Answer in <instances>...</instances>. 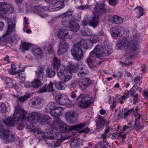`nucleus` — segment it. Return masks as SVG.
I'll return each mask as SVG.
<instances>
[{
  "mask_svg": "<svg viewBox=\"0 0 148 148\" xmlns=\"http://www.w3.org/2000/svg\"><path fill=\"white\" fill-rule=\"evenodd\" d=\"M56 74L55 70L54 68L48 67L47 68L46 71V75L49 78L53 77Z\"/></svg>",
  "mask_w": 148,
  "mask_h": 148,
  "instance_id": "20",
  "label": "nucleus"
},
{
  "mask_svg": "<svg viewBox=\"0 0 148 148\" xmlns=\"http://www.w3.org/2000/svg\"><path fill=\"white\" fill-rule=\"evenodd\" d=\"M36 73L38 78L41 80L43 79V77L44 76V71L42 68H38Z\"/></svg>",
  "mask_w": 148,
  "mask_h": 148,
  "instance_id": "30",
  "label": "nucleus"
},
{
  "mask_svg": "<svg viewBox=\"0 0 148 148\" xmlns=\"http://www.w3.org/2000/svg\"><path fill=\"white\" fill-rule=\"evenodd\" d=\"M51 121V117L49 116L46 114L43 115L42 119L38 120L39 123L42 125L50 124Z\"/></svg>",
  "mask_w": 148,
  "mask_h": 148,
  "instance_id": "19",
  "label": "nucleus"
},
{
  "mask_svg": "<svg viewBox=\"0 0 148 148\" xmlns=\"http://www.w3.org/2000/svg\"><path fill=\"white\" fill-rule=\"evenodd\" d=\"M31 96V95L30 94L26 93L23 96L19 97L18 96H16V97L20 102L23 103L26 101L27 99L30 98Z\"/></svg>",
  "mask_w": 148,
  "mask_h": 148,
  "instance_id": "28",
  "label": "nucleus"
},
{
  "mask_svg": "<svg viewBox=\"0 0 148 148\" xmlns=\"http://www.w3.org/2000/svg\"><path fill=\"white\" fill-rule=\"evenodd\" d=\"M32 131L34 132L35 135H36V134L38 135L40 134L45 133L44 132H42L41 129H37L35 128L33 129H32Z\"/></svg>",
  "mask_w": 148,
  "mask_h": 148,
  "instance_id": "53",
  "label": "nucleus"
},
{
  "mask_svg": "<svg viewBox=\"0 0 148 148\" xmlns=\"http://www.w3.org/2000/svg\"><path fill=\"white\" fill-rule=\"evenodd\" d=\"M108 2L110 5L112 6H115L118 3L117 0H108Z\"/></svg>",
  "mask_w": 148,
  "mask_h": 148,
  "instance_id": "49",
  "label": "nucleus"
},
{
  "mask_svg": "<svg viewBox=\"0 0 148 148\" xmlns=\"http://www.w3.org/2000/svg\"><path fill=\"white\" fill-rule=\"evenodd\" d=\"M69 47V45L67 43L63 41H61L59 44V49L58 51V54L60 55L64 53L67 51Z\"/></svg>",
  "mask_w": 148,
  "mask_h": 148,
  "instance_id": "14",
  "label": "nucleus"
},
{
  "mask_svg": "<svg viewBox=\"0 0 148 148\" xmlns=\"http://www.w3.org/2000/svg\"><path fill=\"white\" fill-rule=\"evenodd\" d=\"M32 46V45L31 44L26 42H23L21 46V48L22 49L23 51H24L28 50Z\"/></svg>",
  "mask_w": 148,
  "mask_h": 148,
  "instance_id": "31",
  "label": "nucleus"
},
{
  "mask_svg": "<svg viewBox=\"0 0 148 148\" xmlns=\"http://www.w3.org/2000/svg\"><path fill=\"white\" fill-rule=\"evenodd\" d=\"M82 34L84 36H90L91 35V32L89 28H84L81 32Z\"/></svg>",
  "mask_w": 148,
  "mask_h": 148,
  "instance_id": "41",
  "label": "nucleus"
},
{
  "mask_svg": "<svg viewBox=\"0 0 148 148\" xmlns=\"http://www.w3.org/2000/svg\"><path fill=\"white\" fill-rule=\"evenodd\" d=\"M42 101L41 98H37L33 100L32 102V103L34 106L39 105L41 103Z\"/></svg>",
  "mask_w": 148,
  "mask_h": 148,
  "instance_id": "44",
  "label": "nucleus"
},
{
  "mask_svg": "<svg viewBox=\"0 0 148 148\" xmlns=\"http://www.w3.org/2000/svg\"><path fill=\"white\" fill-rule=\"evenodd\" d=\"M35 135L37 138H38L40 139L42 138H43L45 137H46V136L45 134V133L40 134L38 135L36 134V135Z\"/></svg>",
  "mask_w": 148,
  "mask_h": 148,
  "instance_id": "57",
  "label": "nucleus"
},
{
  "mask_svg": "<svg viewBox=\"0 0 148 148\" xmlns=\"http://www.w3.org/2000/svg\"><path fill=\"white\" fill-rule=\"evenodd\" d=\"M41 116V114L39 112H32L30 114V116L28 120L31 123H33L36 119L38 121V120L40 119V118Z\"/></svg>",
  "mask_w": 148,
  "mask_h": 148,
  "instance_id": "17",
  "label": "nucleus"
},
{
  "mask_svg": "<svg viewBox=\"0 0 148 148\" xmlns=\"http://www.w3.org/2000/svg\"><path fill=\"white\" fill-rule=\"evenodd\" d=\"M134 111V108H132L130 110L127 111L124 114V118L125 119H126V117L128 115L131 114L132 112Z\"/></svg>",
  "mask_w": 148,
  "mask_h": 148,
  "instance_id": "50",
  "label": "nucleus"
},
{
  "mask_svg": "<svg viewBox=\"0 0 148 148\" xmlns=\"http://www.w3.org/2000/svg\"><path fill=\"white\" fill-rule=\"evenodd\" d=\"M66 70L62 69L61 68H58L57 69V74L59 78L61 80L62 78H63L64 76L67 72V69H66Z\"/></svg>",
  "mask_w": 148,
  "mask_h": 148,
  "instance_id": "27",
  "label": "nucleus"
},
{
  "mask_svg": "<svg viewBox=\"0 0 148 148\" xmlns=\"http://www.w3.org/2000/svg\"><path fill=\"white\" fill-rule=\"evenodd\" d=\"M53 83L51 82L47 86L46 85V89L47 92H52L53 91Z\"/></svg>",
  "mask_w": 148,
  "mask_h": 148,
  "instance_id": "45",
  "label": "nucleus"
},
{
  "mask_svg": "<svg viewBox=\"0 0 148 148\" xmlns=\"http://www.w3.org/2000/svg\"><path fill=\"white\" fill-rule=\"evenodd\" d=\"M88 71H80L78 73V75L80 77H84L88 73Z\"/></svg>",
  "mask_w": 148,
  "mask_h": 148,
  "instance_id": "46",
  "label": "nucleus"
},
{
  "mask_svg": "<svg viewBox=\"0 0 148 148\" xmlns=\"http://www.w3.org/2000/svg\"><path fill=\"white\" fill-rule=\"evenodd\" d=\"M97 35L99 36V38H102L103 37H105L106 36V34L104 33V31L103 30H101L100 32L97 33Z\"/></svg>",
  "mask_w": 148,
  "mask_h": 148,
  "instance_id": "54",
  "label": "nucleus"
},
{
  "mask_svg": "<svg viewBox=\"0 0 148 148\" xmlns=\"http://www.w3.org/2000/svg\"><path fill=\"white\" fill-rule=\"evenodd\" d=\"M72 15V13L71 11H68L62 14L61 16L63 18L62 22V24L65 27L69 28L71 32H77L79 29L80 26L79 24L74 21H71L69 22L66 21V19L69 18Z\"/></svg>",
  "mask_w": 148,
  "mask_h": 148,
  "instance_id": "4",
  "label": "nucleus"
},
{
  "mask_svg": "<svg viewBox=\"0 0 148 148\" xmlns=\"http://www.w3.org/2000/svg\"><path fill=\"white\" fill-rule=\"evenodd\" d=\"M72 77V75L70 71H67L66 73L64 76L63 78L61 79L62 81L64 82H66L69 80H70Z\"/></svg>",
  "mask_w": 148,
  "mask_h": 148,
  "instance_id": "34",
  "label": "nucleus"
},
{
  "mask_svg": "<svg viewBox=\"0 0 148 148\" xmlns=\"http://www.w3.org/2000/svg\"><path fill=\"white\" fill-rule=\"evenodd\" d=\"M92 81L88 77H86L83 79L82 81L79 82V88L81 90H84L88 86L90 85Z\"/></svg>",
  "mask_w": 148,
  "mask_h": 148,
  "instance_id": "13",
  "label": "nucleus"
},
{
  "mask_svg": "<svg viewBox=\"0 0 148 148\" xmlns=\"http://www.w3.org/2000/svg\"><path fill=\"white\" fill-rule=\"evenodd\" d=\"M78 99V106L82 108H86L92 103V98L87 94H81Z\"/></svg>",
  "mask_w": 148,
  "mask_h": 148,
  "instance_id": "8",
  "label": "nucleus"
},
{
  "mask_svg": "<svg viewBox=\"0 0 148 148\" xmlns=\"http://www.w3.org/2000/svg\"><path fill=\"white\" fill-rule=\"evenodd\" d=\"M53 145L55 147H58L60 145V143L59 141H54L53 143Z\"/></svg>",
  "mask_w": 148,
  "mask_h": 148,
  "instance_id": "61",
  "label": "nucleus"
},
{
  "mask_svg": "<svg viewBox=\"0 0 148 148\" xmlns=\"http://www.w3.org/2000/svg\"><path fill=\"white\" fill-rule=\"evenodd\" d=\"M114 101L117 103L120 102L121 103H123V101L121 99L120 95L117 96Z\"/></svg>",
  "mask_w": 148,
  "mask_h": 148,
  "instance_id": "55",
  "label": "nucleus"
},
{
  "mask_svg": "<svg viewBox=\"0 0 148 148\" xmlns=\"http://www.w3.org/2000/svg\"><path fill=\"white\" fill-rule=\"evenodd\" d=\"M81 42L82 39L79 42L76 43L71 50L72 55L77 60H81L83 58V53L82 49L88 48L85 46L86 44L82 45Z\"/></svg>",
  "mask_w": 148,
  "mask_h": 148,
  "instance_id": "6",
  "label": "nucleus"
},
{
  "mask_svg": "<svg viewBox=\"0 0 148 148\" xmlns=\"http://www.w3.org/2000/svg\"><path fill=\"white\" fill-rule=\"evenodd\" d=\"M73 32L68 30H61L58 33L59 38L62 40L64 39H71L72 37Z\"/></svg>",
  "mask_w": 148,
  "mask_h": 148,
  "instance_id": "11",
  "label": "nucleus"
},
{
  "mask_svg": "<svg viewBox=\"0 0 148 148\" xmlns=\"http://www.w3.org/2000/svg\"><path fill=\"white\" fill-rule=\"evenodd\" d=\"M112 52V49L108 46L103 47L97 45L90 53L89 57L86 62L90 67H94L101 63L100 60L102 59L101 57L108 56Z\"/></svg>",
  "mask_w": 148,
  "mask_h": 148,
  "instance_id": "2",
  "label": "nucleus"
},
{
  "mask_svg": "<svg viewBox=\"0 0 148 148\" xmlns=\"http://www.w3.org/2000/svg\"><path fill=\"white\" fill-rule=\"evenodd\" d=\"M114 22L117 24L120 25L123 22V18L117 15H115L113 17Z\"/></svg>",
  "mask_w": 148,
  "mask_h": 148,
  "instance_id": "35",
  "label": "nucleus"
},
{
  "mask_svg": "<svg viewBox=\"0 0 148 148\" xmlns=\"http://www.w3.org/2000/svg\"><path fill=\"white\" fill-rule=\"evenodd\" d=\"M8 4L5 2H0V11L2 12V13L4 14V12L6 10Z\"/></svg>",
  "mask_w": 148,
  "mask_h": 148,
  "instance_id": "38",
  "label": "nucleus"
},
{
  "mask_svg": "<svg viewBox=\"0 0 148 148\" xmlns=\"http://www.w3.org/2000/svg\"><path fill=\"white\" fill-rule=\"evenodd\" d=\"M14 10L12 7L11 5L9 4L8 5L6 10L4 12V14H7L8 13L12 14L13 13Z\"/></svg>",
  "mask_w": 148,
  "mask_h": 148,
  "instance_id": "43",
  "label": "nucleus"
},
{
  "mask_svg": "<svg viewBox=\"0 0 148 148\" xmlns=\"http://www.w3.org/2000/svg\"><path fill=\"white\" fill-rule=\"evenodd\" d=\"M53 65L54 67L56 68L57 69L58 68H60V66L61 65V61L60 60L55 56L53 60Z\"/></svg>",
  "mask_w": 148,
  "mask_h": 148,
  "instance_id": "29",
  "label": "nucleus"
},
{
  "mask_svg": "<svg viewBox=\"0 0 148 148\" xmlns=\"http://www.w3.org/2000/svg\"><path fill=\"white\" fill-rule=\"evenodd\" d=\"M47 92V91L46 89V85H45L39 89L38 91V93H42Z\"/></svg>",
  "mask_w": 148,
  "mask_h": 148,
  "instance_id": "48",
  "label": "nucleus"
},
{
  "mask_svg": "<svg viewBox=\"0 0 148 148\" xmlns=\"http://www.w3.org/2000/svg\"><path fill=\"white\" fill-rule=\"evenodd\" d=\"M24 70H19L18 71L17 75L19 77L20 79V82L21 83H23L25 81V77L24 73H22V72H24Z\"/></svg>",
  "mask_w": 148,
  "mask_h": 148,
  "instance_id": "32",
  "label": "nucleus"
},
{
  "mask_svg": "<svg viewBox=\"0 0 148 148\" xmlns=\"http://www.w3.org/2000/svg\"><path fill=\"white\" fill-rule=\"evenodd\" d=\"M86 124L84 123H80L75 125L71 126L70 131L73 130H79L82 129L85 126Z\"/></svg>",
  "mask_w": 148,
  "mask_h": 148,
  "instance_id": "26",
  "label": "nucleus"
},
{
  "mask_svg": "<svg viewBox=\"0 0 148 148\" xmlns=\"http://www.w3.org/2000/svg\"><path fill=\"white\" fill-rule=\"evenodd\" d=\"M138 41L136 39L131 40L129 42L127 38H122L119 40L116 45L119 49H122L126 47L129 48L131 51H127V53L130 54L132 51H136L138 48Z\"/></svg>",
  "mask_w": 148,
  "mask_h": 148,
  "instance_id": "3",
  "label": "nucleus"
},
{
  "mask_svg": "<svg viewBox=\"0 0 148 148\" xmlns=\"http://www.w3.org/2000/svg\"><path fill=\"white\" fill-rule=\"evenodd\" d=\"M143 96L145 99L148 98V91L144 90L143 91Z\"/></svg>",
  "mask_w": 148,
  "mask_h": 148,
  "instance_id": "64",
  "label": "nucleus"
},
{
  "mask_svg": "<svg viewBox=\"0 0 148 148\" xmlns=\"http://www.w3.org/2000/svg\"><path fill=\"white\" fill-rule=\"evenodd\" d=\"M42 7L41 6L39 5H37L35 6V10L38 11H41L42 10Z\"/></svg>",
  "mask_w": 148,
  "mask_h": 148,
  "instance_id": "62",
  "label": "nucleus"
},
{
  "mask_svg": "<svg viewBox=\"0 0 148 148\" xmlns=\"http://www.w3.org/2000/svg\"><path fill=\"white\" fill-rule=\"evenodd\" d=\"M105 11L103 3H97V5L93 9V13L94 15L92 20L89 22V24L94 27H95L98 23L99 20V15L100 12H103Z\"/></svg>",
  "mask_w": 148,
  "mask_h": 148,
  "instance_id": "7",
  "label": "nucleus"
},
{
  "mask_svg": "<svg viewBox=\"0 0 148 148\" xmlns=\"http://www.w3.org/2000/svg\"><path fill=\"white\" fill-rule=\"evenodd\" d=\"M136 119L135 120V123L134 124V127L135 128H137L140 126V119L141 118V115L137 114L135 115Z\"/></svg>",
  "mask_w": 148,
  "mask_h": 148,
  "instance_id": "36",
  "label": "nucleus"
},
{
  "mask_svg": "<svg viewBox=\"0 0 148 148\" xmlns=\"http://www.w3.org/2000/svg\"><path fill=\"white\" fill-rule=\"evenodd\" d=\"M32 52L36 57L38 58H41L43 56V53L42 49L38 48H35L32 49Z\"/></svg>",
  "mask_w": 148,
  "mask_h": 148,
  "instance_id": "22",
  "label": "nucleus"
},
{
  "mask_svg": "<svg viewBox=\"0 0 148 148\" xmlns=\"http://www.w3.org/2000/svg\"><path fill=\"white\" fill-rule=\"evenodd\" d=\"M97 125L100 128L103 126L105 124V120L103 117L101 116L98 115L97 119L96 120Z\"/></svg>",
  "mask_w": 148,
  "mask_h": 148,
  "instance_id": "25",
  "label": "nucleus"
},
{
  "mask_svg": "<svg viewBox=\"0 0 148 148\" xmlns=\"http://www.w3.org/2000/svg\"><path fill=\"white\" fill-rule=\"evenodd\" d=\"M78 66L77 63L71 62H70L69 67L71 69V70L73 72H76L78 70Z\"/></svg>",
  "mask_w": 148,
  "mask_h": 148,
  "instance_id": "33",
  "label": "nucleus"
},
{
  "mask_svg": "<svg viewBox=\"0 0 148 148\" xmlns=\"http://www.w3.org/2000/svg\"><path fill=\"white\" fill-rule=\"evenodd\" d=\"M14 108L13 117L8 118L5 121L0 123V137L5 143L13 141L15 138V135L9 131L8 125L13 126L15 122H18L16 125L19 130L23 129L25 125L27 112L20 107H15Z\"/></svg>",
  "mask_w": 148,
  "mask_h": 148,
  "instance_id": "1",
  "label": "nucleus"
},
{
  "mask_svg": "<svg viewBox=\"0 0 148 148\" xmlns=\"http://www.w3.org/2000/svg\"><path fill=\"white\" fill-rule=\"evenodd\" d=\"M52 126L56 130H59V131L61 132L70 131L71 126L66 125L64 122L61 121L59 118L55 119L53 122Z\"/></svg>",
  "mask_w": 148,
  "mask_h": 148,
  "instance_id": "9",
  "label": "nucleus"
},
{
  "mask_svg": "<svg viewBox=\"0 0 148 148\" xmlns=\"http://www.w3.org/2000/svg\"><path fill=\"white\" fill-rule=\"evenodd\" d=\"M70 96L72 99H75L76 98V94L75 92L72 91L70 94Z\"/></svg>",
  "mask_w": 148,
  "mask_h": 148,
  "instance_id": "59",
  "label": "nucleus"
},
{
  "mask_svg": "<svg viewBox=\"0 0 148 148\" xmlns=\"http://www.w3.org/2000/svg\"><path fill=\"white\" fill-rule=\"evenodd\" d=\"M110 128L109 127L107 128L105 131L104 134H102L101 135V137L103 138L106 139L107 135L108 133L110 131Z\"/></svg>",
  "mask_w": 148,
  "mask_h": 148,
  "instance_id": "52",
  "label": "nucleus"
},
{
  "mask_svg": "<svg viewBox=\"0 0 148 148\" xmlns=\"http://www.w3.org/2000/svg\"><path fill=\"white\" fill-rule=\"evenodd\" d=\"M63 110L62 108L60 107H57L50 111V114L53 116L55 117L54 121L56 118L61 115V112Z\"/></svg>",
  "mask_w": 148,
  "mask_h": 148,
  "instance_id": "18",
  "label": "nucleus"
},
{
  "mask_svg": "<svg viewBox=\"0 0 148 148\" xmlns=\"http://www.w3.org/2000/svg\"><path fill=\"white\" fill-rule=\"evenodd\" d=\"M133 97H134L133 99L134 103L136 104L138 102V95L136 94L135 95L133 96Z\"/></svg>",
  "mask_w": 148,
  "mask_h": 148,
  "instance_id": "58",
  "label": "nucleus"
},
{
  "mask_svg": "<svg viewBox=\"0 0 148 148\" xmlns=\"http://www.w3.org/2000/svg\"><path fill=\"white\" fill-rule=\"evenodd\" d=\"M56 104L54 102H50L48 105L47 107L50 109L51 110H53L55 108Z\"/></svg>",
  "mask_w": 148,
  "mask_h": 148,
  "instance_id": "47",
  "label": "nucleus"
},
{
  "mask_svg": "<svg viewBox=\"0 0 148 148\" xmlns=\"http://www.w3.org/2000/svg\"><path fill=\"white\" fill-rule=\"evenodd\" d=\"M117 103L115 102L114 101V99H113V101L112 102V104L110 106L111 109L112 110H113L114 108L116 105Z\"/></svg>",
  "mask_w": 148,
  "mask_h": 148,
  "instance_id": "63",
  "label": "nucleus"
},
{
  "mask_svg": "<svg viewBox=\"0 0 148 148\" xmlns=\"http://www.w3.org/2000/svg\"><path fill=\"white\" fill-rule=\"evenodd\" d=\"M55 99L57 103L62 105L68 103L69 100L66 96L61 93L57 95L55 97Z\"/></svg>",
  "mask_w": 148,
  "mask_h": 148,
  "instance_id": "12",
  "label": "nucleus"
},
{
  "mask_svg": "<svg viewBox=\"0 0 148 148\" xmlns=\"http://www.w3.org/2000/svg\"><path fill=\"white\" fill-rule=\"evenodd\" d=\"M64 2L62 0L59 1L55 3V6L58 8V10L62 8L64 6Z\"/></svg>",
  "mask_w": 148,
  "mask_h": 148,
  "instance_id": "37",
  "label": "nucleus"
},
{
  "mask_svg": "<svg viewBox=\"0 0 148 148\" xmlns=\"http://www.w3.org/2000/svg\"><path fill=\"white\" fill-rule=\"evenodd\" d=\"M112 31V35L115 38H116L118 36H121L124 33V29L123 27L120 28L118 27L113 28L111 29Z\"/></svg>",
  "mask_w": 148,
  "mask_h": 148,
  "instance_id": "15",
  "label": "nucleus"
},
{
  "mask_svg": "<svg viewBox=\"0 0 148 148\" xmlns=\"http://www.w3.org/2000/svg\"><path fill=\"white\" fill-rule=\"evenodd\" d=\"M10 20L8 21V25L7 31L0 38V43L1 42H6L11 43L14 41L16 39V35L14 34L15 36L12 38V34L15 33V23L10 24Z\"/></svg>",
  "mask_w": 148,
  "mask_h": 148,
  "instance_id": "5",
  "label": "nucleus"
},
{
  "mask_svg": "<svg viewBox=\"0 0 148 148\" xmlns=\"http://www.w3.org/2000/svg\"><path fill=\"white\" fill-rule=\"evenodd\" d=\"M3 80L5 81L7 84H11L12 82V80L11 78L8 77H4L3 78Z\"/></svg>",
  "mask_w": 148,
  "mask_h": 148,
  "instance_id": "51",
  "label": "nucleus"
},
{
  "mask_svg": "<svg viewBox=\"0 0 148 148\" xmlns=\"http://www.w3.org/2000/svg\"><path fill=\"white\" fill-rule=\"evenodd\" d=\"M44 50L45 53L47 55L52 54L54 52L53 46L49 43L47 44L44 48Z\"/></svg>",
  "mask_w": 148,
  "mask_h": 148,
  "instance_id": "24",
  "label": "nucleus"
},
{
  "mask_svg": "<svg viewBox=\"0 0 148 148\" xmlns=\"http://www.w3.org/2000/svg\"><path fill=\"white\" fill-rule=\"evenodd\" d=\"M7 108L3 103H0V112L2 114L6 112Z\"/></svg>",
  "mask_w": 148,
  "mask_h": 148,
  "instance_id": "40",
  "label": "nucleus"
},
{
  "mask_svg": "<svg viewBox=\"0 0 148 148\" xmlns=\"http://www.w3.org/2000/svg\"><path fill=\"white\" fill-rule=\"evenodd\" d=\"M74 112L71 111L66 112L65 114V118L67 121L71 123H73L76 121L77 117L74 116Z\"/></svg>",
  "mask_w": 148,
  "mask_h": 148,
  "instance_id": "16",
  "label": "nucleus"
},
{
  "mask_svg": "<svg viewBox=\"0 0 148 148\" xmlns=\"http://www.w3.org/2000/svg\"><path fill=\"white\" fill-rule=\"evenodd\" d=\"M41 86V81L38 79H35L34 82L31 83H29L28 84L29 87H32L35 88L39 87Z\"/></svg>",
  "mask_w": 148,
  "mask_h": 148,
  "instance_id": "21",
  "label": "nucleus"
},
{
  "mask_svg": "<svg viewBox=\"0 0 148 148\" xmlns=\"http://www.w3.org/2000/svg\"><path fill=\"white\" fill-rule=\"evenodd\" d=\"M99 37L97 34L91 35L90 39H82L81 44H86V46L88 48L91 47L93 43H96L99 40Z\"/></svg>",
  "mask_w": 148,
  "mask_h": 148,
  "instance_id": "10",
  "label": "nucleus"
},
{
  "mask_svg": "<svg viewBox=\"0 0 148 148\" xmlns=\"http://www.w3.org/2000/svg\"><path fill=\"white\" fill-rule=\"evenodd\" d=\"M125 77H132V76L131 74L127 70L125 71Z\"/></svg>",
  "mask_w": 148,
  "mask_h": 148,
  "instance_id": "60",
  "label": "nucleus"
},
{
  "mask_svg": "<svg viewBox=\"0 0 148 148\" xmlns=\"http://www.w3.org/2000/svg\"><path fill=\"white\" fill-rule=\"evenodd\" d=\"M16 67L14 64H12L11 66V68L9 69V73L12 75H15L18 73V71H16Z\"/></svg>",
  "mask_w": 148,
  "mask_h": 148,
  "instance_id": "42",
  "label": "nucleus"
},
{
  "mask_svg": "<svg viewBox=\"0 0 148 148\" xmlns=\"http://www.w3.org/2000/svg\"><path fill=\"white\" fill-rule=\"evenodd\" d=\"M55 86L58 90H63L65 89V86L63 82H57L55 84Z\"/></svg>",
  "mask_w": 148,
  "mask_h": 148,
  "instance_id": "39",
  "label": "nucleus"
},
{
  "mask_svg": "<svg viewBox=\"0 0 148 148\" xmlns=\"http://www.w3.org/2000/svg\"><path fill=\"white\" fill-rule=\"evenodd\" d=\"M90 130L88 127H87L86 129H85L84 130H79L78 132L79 133H87L88 132L90 131Z\"/></svg>",
  "mask_w": 148,
  "mask_h": 148,
  "instance_id": "56",
  "label": "nucleus"
},
{
  "mask_svg": "<svg viewBox=\"0 0 148 148\" xmlns=\"http://www.w3.org/2000/svg\"><path fill=\"white\" fill-rule=\"evenodd\" d=\"M134 10H136V12L138 14V15L136 16L137 18H139L141 16L145 15L144 9L141 6H137L134 8Z\"/></svg>",
  "mask_w": 148,
  "mask_h": 148,
  "instance_id": "23",
  "label": "nucleus"
}]
</instances>
